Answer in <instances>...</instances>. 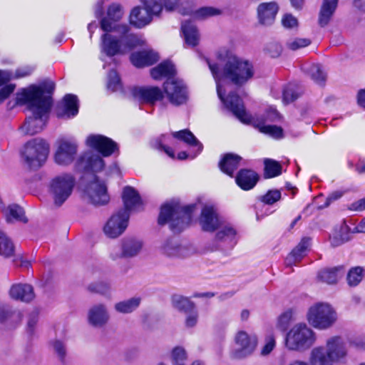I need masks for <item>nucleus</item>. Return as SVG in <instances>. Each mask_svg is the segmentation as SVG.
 I'll return each mask as SVG.
<instances>
[{
    "mask_svg": "<svg viewBox=\"0 0 365 365\" xmlns=\"http://www.w3.org/2000/svg\"><path fill=\"white\" fill-rule=\"evenodd\" d=\"M333 14L334 13L327 11L325 9H320L318 19L319 24L322 27L327 26L331 21Z\"/></svg>",
    "mask_w": 365,
    "mask_h": 365,
    "instance_id": "13d9d810",
    "label": "nucleus"
},
{
    "mask_svg": "<svg viewBox=\"0 0 365 365\" xmlns=\"http://www.w3.org/2000/svg\"><path fill=\"white\" fill-rule=\"evenodd\" d=\"M259 180V175L252 170L242 169L239 171L235 182L237 185L244 190L252 189Z\"/></svg>",
    "mask_w": 365,
    "mask_h": 365,
    "instance_id": "a878e982",
    "label": "nucleus"
},
{
    "mask_svg": "<svg viewBox=\"0 0 365 365\" xmlns=\"http://www.w3.org/2000/svg\"><path fill=\"white\" fill-rule=\"evenodd\" d=\"M324 347L334 363L344 358L347 354L345 342L340 336H332L328 339Z\"/></svg>",
    "mask_w": 365,
    "mask_h": 365,
    "instance_id": "4be33fe9",
    "label": "nucleus"
},
{
    "mask_svg": "<svg viewBox=\"0 0 365 365\" xmlns=\"http://www.w3.org/2000/svg\"><path fill=\"white\" fill-rule=\"evenodd\" d=\"M219 63L207 60L209 68L216 82L217 93L225 107L231 111L236 118L244 123H252L261 133L274 138L282 136V129L276 125H267L268 121H274L279 118L275 108H271L266 115L253 118L245 110L240 97L234 93L226 96V92L232 83L241 87L250 81L255 73L253 63L247 59L238 56L228 49H222L217 53Z\"/></svg>",
    "mask_w": 365,
    "mask_h": 365,
    "instance_id": "f257e3e1",
    "label": "nucleus"
},
{
    "mask_svg": "<svg viewBox=\"0 0 365 365\" xmlns=\"http://www.w3.org/2000/svg\"><path fill=\"white\" fill-rule=\"evenodd\" d=\"M293 319L292 311H287L282 313L276 322V327L280 331H285Z\"/></svg>",
    "mask_w": 365,
    "mask_h": 365,
    "instance_id": "8fccbe9b",
    "label": "nucleus"
},
{
    "mask_svg": "<svg viewBox=\"0 0 365 365\" xmlns=\"http://www.w3.org/2000/svg\"><path fill=\"white\" fill-rule=\"evenodd\" d=\"M133 96L141 103L154 104L163 98V93L158 87H135L132 91Z\"/></svg>",
    "mask_w": 365,
    "mask_h": 365,
    "instance_id": "412c9836",
    "label": "nucleus"
},
{
    "mask_svg": "<svg viewBox=\"0 0 365 365\" xmlns=\"http://www.w3.org/2000/svg\"><path fill=\"white\" fill-rule=\"evenodd\" d=\"M84 195L87 200L95 205H104L110 201L107 186L98 179L88 185Z\"/></svg>",
    "mask_w": 365,
    "mask_h": 365,
    "instance_id": "dca6fc26",
    "label": "nucleus"
},
{
    "mask_svg": "<svg viewBox=\"0 0 365 365\" xmlns=\"http://www.w3.org/2000/svg\"><path fill=\"white\" fill-rule=\"evenodd\" d=\"M140 297H134L115 303L114 309L118 313L129 314L135 311L140 306Z\"/></svg>",
    "mask_w": 365,
    "mask_h": 365,
    "instance_id": "a19ab883",
    "label": "nucleus"
},
{
    "mask_svg": "<svg viewBox=\"0 0 365 365\" xmlns=\"http://www.w3.org/2000/svg\"><path fill=\"white\" fill-rule=\"evenodd\" d=\"M143 242L134 237H128L120 242V247H113L110 251V257L113 260L120 258H131L137 256L141 251Z\"/></svg>",
    "mask_w": 365,
    "mask_h": 365,
    "instance_id": "2eb2a0df",
    "label": "nucleus"
},
{
    "mask_svg": "<svg viewBox=\"0 0 365 365\" xmlns=\"http://www.w3.org/2000/svg\"><path fill=\"white\" fill-rule=\"evenodd\" d=\"M185 314V326L187 328H192L196 326L198 322V312L196 307L192 309L191 310L187 312Z\"/></svg>",
    "mask_w": 365,
    "mask_h": 365,
    "instance_id": "864d4df0",
    "label": "nucleus"
},
{
    "mask_svg": "<svg viewBox=\"0 0 365 365\" xmlns=\"http://www.w3.org/2000/svg\"><path fill=\"white\" fill-rule=\"evenodd\" d=\"M120 88V81L117 72L110 71L108 76L107 88L111 91H116Z\"/></svg>",
    "mask_w": 365,
    "mask_h": 365,
    "instance_id": "603ef678",
    "label": "nucleus"
},
{
    "mask_svg": "<svg viewBox=\"0 0 365 365\" xmlns=\"http://www.w3.org/2000/svg\"><path fill=\"white\" fill-rule=\"evenodd\" d=\"M144 8L135 7L130 14V23L136 28H143L149 24L153 16L160 15L163 6L159 0H140Z\"/></svg>",
    "mask_w": 365,
    "mask_h": 365,
    "instance_id": "9b49d317",
    "label": "nucleus"
},
{
    "mask_svg": "<svg viewBox=\"0 0 365 365\" xmlns=\"http://www.w3.org/2000/svg\"><path fill=\"white\" fill-rule=\"evenodd\" d=\"M132 64L137 68L150 66L159 60L158 53L147 48L140 51L133 52L130 56Z\"/></svg>",
    "mask_w": 365,
    "mask_h": 365,
    "instance_id": "b1692460",
    "label": "nucleus"
},
{
    "mask_svg": "<svg viewBox=\"0 0 365 365\" xmlns=\"http://www.w3.org/2000/svg\"><path fill=\"white\" fill-rule=\"evenodd\" d=\"M311 43V41L306 38H294L289 39L287 43V47L292 51L304 48Z\"/></svg>",
    "mask_w": 365,
    "mask_h": 365,
    "instance_id": "3c124183",
    "label": "nucleus"
},
{
    "mask_svg": "<svg viewBox=\"0 0 365 365\" xmlns=\"http://www.w3.org/2000/svg\"><path fill=\"white\" fill-rule=\"evenodd\" d=\"M87 146L97 150L103 157H108L118 150V145L112 139L98 134H92L87 137Z\"/></svg>",
    "mask_w": 365,
    "mask_h": 365,
    "instance_id": "f3484780",
    "label": "nucleus"
},
{
    "mask_svg": "<svg viewBox=\"0 0 365 365\" xmlns=\"http://www.w3.org/2000/svg\"><path fill=\"white\" fill-rule=\"evenodd\" d=\"M75 178L70 173H63L51 179L48 186V192L53 204L59 207L71 196L74 185Z\"/></svg>",
    "mask_w": 365,
    "mask_h": 365,
    "instance_id": "1a4fd4ad",
    "label": "nucleus"
},
{
    "mask_svg": "<svg viewBox=\"0 0 365 365\" xmlns=\"http://www.w3.org/2000/svg\"><path fill=\"white\" fill-rule=\"evenodd\" d=\"M49 153V144L42 138H33L23 146L21 155L24 164L36 169L43 165Z\"/></svg>",
    "mask_w": 365,
    "mask_h": 365,
    "instance_id": "0eeeda50",
    "label": "nucleus"
},
{
    "mask_svg": "<svg viewBox=\"0 0 365 365\" xmlns=\"http://www.w3.org/2000/svg\"><path fill=\"white\" fill-rule=\"evenodd\" d=\"M32 70L29 68L17 69L15 73L8 70H0V86L9 83L12 79L25 77Z\"/></svg>",
    "mask_w": 365,
    "mask_h": 365,
    "instance_id": "79ce46f5",
    "label": "nucleus"
},
{
    "mask_svg": "<svg viewBox=\"0 0 365 365\" xmlns=\"http://www.w3.org/2000/svg\"><path fill=\"white\" fill-rule=\"evenodd\" d=\"M52 346L54 352L57 354L60 359H63L66 356V351L63 343L61 341L56 340L53 342Z\"/></svg>",
    "mask_w": 365,
    "mask_h": 365,
    "instance_id": "bf43d9fd",
    "label": "nucleus"
},
{
    "mask_svg": "<svg viewBox=\"0 0 365 365\" xmlns=\"http://www.w3.org/2000/svg\"><path fill=\"white\" fill-rule=\"evenodd\" d=\"M354 228L350 227L346 223H343L339 230H336L330 237L331 246L338 247L350 240V235L355 233Z\"/></svg>",
    "mask_w": 365,
    "mask_h": 365,
    "instance_id": "f704fd0d",
    "label": "nucleus"
},
{
    "mask_svg": "<svg viewBox=\"0 0 365 365\" xmlns=\"http://www.w3.org/2000/svg\"><path fill=\"white\" fill-rule=\"evenodd\" d=\"M302 68L316 83L319 85L324 83L327 74L320 65L306 63L303 65Z\"/></svg>",
    "mask_w": 365,
    "mask_h": 365,
    "instance_id": "58836bf2",
    "label": "nucleus"
},
{
    "mask_svg": "<svg viewBox=\"0 0 365 365\" xmlns=\"http://www.w3.org/2000/svg\"><path fill=\"white\" fill-rule=\"evenodd\" d=\"M337 0H323L321 9L334 13L337 6Z\"/></svg>",
    "mask_w": 365,
    "mask_h": 365,
    "instance_id": "680f3d73",
    "label": "nucleus"
},
{
    "mask_svg": "<svg viewBox=\"0 0 365 365\" xmlns=\"http://www.w3.org/2000/svg\"><path fill=\"white\" fill-rule=\"evenodd\" d=\"M117 37L110 32H106L101 36V52L107 56H113L116 54H123L128 51L145 43L144 40L134 34H123Z\"/></svg>",
    "mask_w": 365,
    "mask_h": 365,
    "instance_id": "39448f33",
    "label": "nucleus"
},
{
    "mask_svg": "<svg viewBox=\"0 0 365 365\" xmlns=\"http://www.w3.org/2000/svg\"><path fill=\"white\" fill-rule=\"evenodd\" d=\"M168 138V136L163 135L160 138L159 145L160 147L163 149L165 153L170 158H175V153L174 151L169 147H167L164 145V143L166 142V138Z\"/></svg>",
    "mask_w": 365,
    "mask_h": 365,
    "instance_id": "e2e57ef3",
    "label": "nucleus"
},
{
    "mask_svg": "<svg viewBox=\"0 0 365 365\" xmlns=\"http://www.w3.org/2000/svg\"><path fill=\"white\" fill-rule=\"evenodd\" d=\"M282 24L287 29H294L298 26V20L292 14H286L282 18Z\"/></svg>",
    "mask_w": 365,
    "mask_h": 365,
    "instance_id": "4d7b16f0",
    "label": "nucleus"
},
{
    "mask_svg": "<svg viewBox=\"0 0 365 365\" xmlns=\"http://www.w3.org/2000/svg\"><path fill=\"white\" fill-rule=\"evenodd\" d=\"M128 222L129 213L125 210H120L107 220L103 226V232L109 239H116L125 232Z\"/></svg>",
    "mask_w": 365,
    "mask_h": 365,
    "instance_id": "ddd939ff",
    "label": "nucleus"
},
{
    "mask_svg": "<svg viewBox=\"0 0 365 365\" xmlns=\"http://www.w3.org/2000/svg\"><path fill=\"white\" fill-rule=\"evenodd\" d=\"M16 104L24 106L31 113L21 129L28 135L43 130L48 118L51 98L41 86L31 85L16 93Z\"/></svg>",
    "mask_w": 365,
    "mask_h": 365,
    "instance_id": "f03ea898",
    "label": "nucleus"
},
{
    "mask_svg": "<svg viewBox=\"0 0 365 365\" xmlns=\"http://www.w3.org/2000/svg\"><path fill=\"white\" fill-rule=\"evenodd\" d=\"M109 318L108 309L104 304L93 305L88 311V322L94 327H103L108 322Z\"/></svg>",
    "mask_w": 365,
    "mask_h": 365,
    "instance_id": "393cba45",
    "label": "nucleus"
},
{
    "mask_svg": "<svg viewBox=\"0 0 365 365\" xmlns=\"http://www.w3.org/2000/svg\"><path fill=\"white\" fill-rule=\"evenodd\" d=\"M298 97L292 88H286L282 91V101L284 103L292 102Z\"/></svg>",
    "mask_w": 365,
    "mask_h": 365,
    "instance_id": "052dcab7",
    "label": "nucleus"
},
{
    "mask_svg": "<svg viewBox=\"0 0 365 365\" xmlns=\"http://www.w3.org/2000/svg\"><path fill=\"white\" fill-rule=\"evenodd\" d=\"M357 102L361 107L365 108V89H361L358 92Z\"/></svg>",
    "mask_w": 365,
    "mask_h": 365,
    "instance_id": "774afa93",
    "label": "nucleus"
},
{
    "mask_svg": "<svg viewBox=\"0 0 365 365\" xmlns=\"http://www.w3.org/2000/svg\"><path fill=\"white\" fill-rule=\"evenodd\" d=\"M172 304L173 307L184 313L195 307V304L189 298L178 294L172 297Z\"/></svg>",
    "mask_w": 365,
    "mask_h": 365,
    "instance_id": "37998d69",
    "label": "nucleus"
},
{
    "mask_svg": "<svg viewBox=\"0 0 365 365\" xmlns=\"http://www.w3.org/2000/svg\"><path fill=\"white\" fill-rule=\"evenodd\" d=\"M241 158L232 153L226 154L219 163L220 170L228 175L232 176L239 167Z\"/></svg>",
    "mask_w": 365,
    "mask_h": 365,
    "instance_id": "4c0bfd02",
    "label": "nucleus"
},
{
    "mask_svg": "<svg viewBox=\"0 0 365 365\" xmlns=\"http://www.w3.org/2000/svg\"><path fill=\"white\" fill-rule=\"evenodd\" d=\"M309 245V239H302L298 245L286 257V266L292 267V265H294L297 262H300L302 259L307 255Z\"/></svg>",
    "mask_w": 365,
    "mask_h": 365,
    "instance_id": "c85d7f7f",
    "label": "nucleus"
},
{
    "mask_svg": "<svg viewBox=\"0 0 365 365\" xmlns=\"http://www.w3.org/2000/svg\"><path fill=\"white\" fill-rule=\"evenodd\" d=\"M281 197V193L279 190H269L264 195L262 196L261 200L268 205H272L278 201Z\"/></svg>",
    "mask_w": 365,
    "mask_h": 365,
    "instance_id": "5fc2aeb1",
    "label": "nucleus"
},
{
    "mask_svg": "<svg viewBox=\"0 0 365 365\" xmlns=\"http://www.w3.org/2000/svg\"><path fill=\"white\" fill-rule=\"evenodd\" d=\"M104 165V161L101 156L89 151L79 157L76 168L79 171L97 173L102 170Z\"/></svg>",
    "mask_w": 365,
    "mask_h": 365,
    "instance_id": "a211bd4d",
    "label": "nucleus"
},
{
    "mask_svg": "<svg viewBox=\"0 0 365 365\" xmlns=\"http://www.w3.org/2000/svg\"><path fill=\"white\" fill-rule=\"evenodd\" d=\"M194 205L182 207L177 202H166L161 206L158 224H169L174 232H180L188 226L191 221V212Z\"/></svg>",
    "mask_w": 365,
    "mask_h": 365,
    "instance_id": "20e7f679",
    "label": "nucleus"
},
{
    "mask_svg": "<svg viewBox=\"0 0 365 365\" xmlns=\"http://www.w3.org/2000/svg\"><path fill=\"white\" fill-rule=\"evenodd\" d=\"M267 50L272 58L278 57L282 52L281 46L277 44L270 45Z\"/></svg>",
    "mask_w": 365,
    "mask_h": 365,
    "instance_id": "69168bd1",
    "label": "nucleus"
},
{
    "mask_svg": "<svg viewBox=\"0 0 365 365\" xmlns=\"http://www.w3.org/2000/svg\"><path fill=\"white\" fill-rule=\"evenodd\" d=\"M175 68L170 61H164L150 70V75L155 80L167 78L164 83V91L169 102L174 106H180L187 102L188 96L187 88L183 82L174 78Z\"/></svg>",
    "mask_w": 365,
    "mask_h": 365,
    "instance_id": "7ed1b4c3",
    "label": "nucleus"
},
{
    "mask_svg": "<svg viewBox=\"0 0 365 365\" xmlns=\"http://www.w3.org/2000/svg\"><path fill=\"white\" fill-rule=\"evenodd\" d=\"M1 210L4 212L6 222L9 223H13L17 221L22 222H27L23 208L16 204L10 205L6 208L3 207Z\"/></svg>",
    "mask_w": 365,
    "mask_h": 365,
    "instance_id": "72a5a7b5",
    "label": "nucleus"
},
{
    "mask_svg": "<svg viewBox=\"0 0 365 365\" xmlns=\"http://www.w3.org/2000/svg\"><path fill=\"white\" fill-rule=\"evenodd\" d=\"M125 209L128 213L129 211L135 210L141 205V200L138 192L132 187H124L122 195Z\"/></svg>",
    "mask_w": 365,
    "mask_h": 365,
    "instance_id": "cd10ccee",
    "label": "nucleus"
},
{
    "mask_svg": "<svg viewBox=\"0 0 365 365\" xmlns=\"http://www.w3.org/2000/svg\"><path fill=\"white\" fill-rule=\"evenodd\" d=\"M264 176L267 178H271L279 175L282 173V166L276 160L272 159H264Z\"/></svg>",
    "mask_w": 365,
    "mask_h": 365,
    "instance_id": "a18cd8bd",
    "label": "nucleus"
},
{
    "mask_svg": "<svg viewBox=\"0 0 365 365\" xmlns=\"http://www.w3.org/2000/svg\"><path fill=\"white\" fill-rule=\"evenodd\" d=\"M309 363L310 365H334V364L322 346L315 347L312 350Z\"/></svg>",
    "mask_w": 365,
    "mask_h": 365,
    "instance_id": "c9c22d12",
    "label": "nucleus"
},
{
    "mask_svg": "<svg viewBox=\"0 0 365 365\" xmlns=\"http://www.w3.org/2000/svg\"><path fill=\"white\" fill-rule=\"evenodd\" d=\"M199 223L206 232L217 230L224 222L220 218L216 210L212 206H205L201 212Z\"/></svg>",
    "mask_w": 365,
    "mask_h": 365,
    "instance_id": "6ab92c4d",
    "label": "nucleus"
},
{
    "mask_svg": "<svg viewBox=\"0 0 365 365\" xmlns=\"http://www.w3.org/2000/svg\"><path fill=\"white\" fill-rule=\"evenodd\" d=\"M9 294L12 299L22 302H30L35 297L33 287L26 284L13 285L10 289Z\"/></svg>",
    "mask_w": 365,
    "mask_h": 365,
    "instance_id": "c756f323",
    "label": "nucleus"
},
{
    "mask_svg": "<svg viewBox=\"0 0 365 365\" xmlns=\"http://www.w3.org/2000/svg\"><path fill=\"white\" fill-rule=\"evenodd\" d=\"M187 359V353L183 347L176 346L171 351L170 361L172 364H185Z\"/></svg>",
    "mask_w": 365,
    "mask_h": 365,
    "instance_id": "09e8293b",
    "label": "nucleus"
},
{
    "mask_svg": "<svg viewBox=\"0 0 365 365\" xmlns=\"http://www.w3.org/2000/svg\"><path fill=\"white\" fill-rule=\"evenodd\" d=\"M344 274L343 267L325 268L320 270L317 274L318 279L327 284H336Z\"/></svg>",
    "mask_w": 365,
    "mask_h": 365,
    "instance_id": "7c9ffc66",
    "label": "nucleus"
},
{
    "mask_svg": "<svg viewBox=\"0 0 365 365\" xmlns=\"http://www.w3.org/2000/svg\"><path fill=\"white\" fill-rule=\"evenodd\" d=\"M38 322V316L36 314L31 315L29 318L27 326L30 331H32Z\"/></svg>",
    "mask_w": 365,
    "mask_h": 365,
    "instance_id": "338daca9",
    "label": "nucleus"
},
{
    "mask_svg": "<svg viewBox=\"0 0 365 365\" xmlns=\"http://www.w3.org/2000/svg\"><path fill=\"white\" fill-rule=\"evenodd\" d=\"M218 249L216 242L209 245L204 250H199L194 245H180L173 240H165L160 247L161 253L168 257L185 259L206 252H213Z\"/></svg>",
    "mask_w": 365,
    "mask_h": 365,
    "instance_id": "9d476101",
    "label": "nucleus"
},
{
    "mask_svg": "<svg viewBox=\"0 0 365 365\" xmlns=\"http://www.w3.org/2000/svg\"><path fill=\"white\" fill-rule=\"evenodd\" d=\"M233 341L235 347L230 351V357L233 359H242L250 356L258 344L257 336L244 330L235 333Z\"/></svg>",
    "mask_w": 365,
    "mask_h": 365,
    "instance_id": "f8f14e48",
    "label": "nucleus"
},
{
    "mask_svg": "<svg viewBox=\"0 0 365 365\" xmlns=\"http://www.w3.org/2000/svg\"><path fill=\"white\" fill-rule=\"evenodd\" d=\"M165 9L168 11L178 9L179 0H163Z\"/></svg>",
    "mask_w": 365,
    "mask_h": 365,
    "instance_id": "0e129e2a",
    "label": "nucleus"
},
{
    "mask_svg": "<svg viewBox=\"0 0 365 365\" xmlns=\"http://www.w3.org/2000/svg\"><path fill=\"white\" fill-rule=\"evenodd\" d=\"M307 320L314 328L325 330L337 321V313L328 303L318 302L312 305L307 312Z\"/></svg>",
    "mask_w": 365,
    "mask_h": 365,
    "instance_id": "6e6552de",
    "label": "nucleus"
},
{
    "mask_svg": "<svg viewBox=\"0 0 365 365\" xmlns=\"http://www.w3.org/2000/svg\"><path fill=\"white\" fill-rule=\"evenodd\" d=\"M0 88V104L7 99L10 95L14 91L16 85L13 83H5Z\"/></svg>",
    "mask_w": 365,
    "mask_h": 365,
    "instance_id": "6e6d98bb",
    "label": "nucleus"
},
{
    "mask_svg": "<svg viewBox=\"0 0 365 365\" xmlns=\"http://www.w3.org/2000/svg\"><path fill=\"white\" fill-rule=\"evenodd\" d=\"M14 247L10 239L0 231V255L9 257L13 255Z\"/></svg>",
    "mask_w": 365,
    "mask_h": 365,
    "instance_id": "49530a36",
    "label": "nucleus"
},
{
    "mask_svg": "<svg viewBox=\"0 0 365 365\" xmlns=\"http://www.w3.org/2000/svg\"><path fill=\"white\" fill-rule=\"evenodd\" d=\"M173 137L182 140L188 145L196 149V153L191 155V158H194L202 150V145L197 140L195 135L188 130H182L173 133Z\"/></svg>",
    "mask_w": 365,
    "mask_h": 365,
    "instance_id": "2f4dec72",
    "label": "nucleus"
},
{
    "mask_svg": "<svg viewBox=\"0 0 365 365\" xmlns=\"http://www.w3.org/2000/svg\"><path fill=\"white\" fill-rule=\"evenodd\" d=\"M78 112V98L76 96L72 94L66 95L56 108V115L58 118H61L74 117L77 115Z\"/></svg>",
    "mask_w": 365,
    "mask_h": 365,
    "instance_id": "5701e85b",
    "label": "nucleus"
},
{
    "mask_svg": "<svg viewBox=\"0 0 365 365\" xmlns=\"http://www.w3.org/2000/svg\"><path fill=\"white\" fill-rule=\"evenodd\" d=\"M236 230L229 224L224 222L218 229L215 235L216 242H225L232 247L235 245Z\"/></svg>",
    "mask_w": 365,
    "mask_h": 365,
    "instance_id": "473e14b6",
    "label": "nucleus"
},
{
    "mask_svg": "<svg viewBox=\"0 0 365 365\" xmlns=\"http://www.w3.org/2000/svg\"><path fill=\"white\" fill-rule=\"evenodd\" d=\"M178 11L183 15H193V16L196 19H206L212 16H219L222 14V11L220 9L212 6L202 7L196 11H193L192 9L185 11L183 8H179Z\"/></svg>",
    "mask_w": 365,
    "mask_h": 365,
    "instance_id": "e433bc0d",
    "label": "nucleus"
},
{
    "mask_svg": "<svg viewBox=\"0 0 365 365\" xmlns=\"http://www.w3.org/2000/svg\"><path fill=\"white\" fill-rule=\"evenodd\" d=\"M364 277V269L361 267L351 268L347 274V282L351 287H355L359 284Z\"/></svg>",
    "mask_w": 365,
    "mask_h": 365,
    "instance_id": "de8ad7c7",
    "label": "nucleus"
},
{
    "mask_svg": "<svg viewBox=\"0 0 365 365\" xmlns=\"http://www.w3.org/2000/svg\"><path fill=\"white\" fill-rule=\"evenodd\" d=\"M277 344L276 336L272 331L267 333L264 338L263 344L260 349V355L262 356H269L275 349Z\"/></svg>",
    "mask_w": 365,
    "mask_h": 365,
    "instance_id": "c03bdc74",
    "label": "nucleus"
},
{
    "mask_svg": "<svg viewBox=\"0 0 365 365\" xmlns=\"http://www.w3.org/2000/svg\"><path fill=\"white\" fill-rule=\"evenodd\" d=\"M123 11L120 4L113 3L109 6L107 15L101 21V29L105 32L118 31L125 34L128 31L126 25H120L118 21L122 18Z\"/></svg>",
    "mask_w": 365,
    "mask_h": 365,
    "instance_id": "4468645a",
    "label": "nucleus"
},
{
    "mask_svg": "<svg viewBox=\"0 0 365 365\" xmlns=\"http://www.w3.org/2000/svg\"><path fill=\"white\" fill-rule=\"evenodd\" d=\"M316 341L314 331L305 323L293 325L286 333L284 346L290 351H304L310 348Z\"/></svg>",
    "mask_w": 365,
    "mask_h": 365,
    "instance_id": "423d86ee",
    "label": "nucleus"
},
{
    "mask_svg": "<svg viewBox=\"0 0 365 365\" xmlns=\"http://www.w3.org/2000/svg\"><path fill=\"white\" fill-rule=\"evenodd\" d=\"M77 153V145L76 143L61 140L56 151L54 159L55 162L61 165H67L71 164Z\"/></svg>",
    "mask_w": 365,
    "mask_h": 365,
    "instance_id": "aec40b11",
    "label": "nucleus"
},
{
    "mask_svg": "<svg viewBox=\"0 0 365 365\" xmlns=\"http://www.w3.org/2000/svg\"><path fill=\"white\" fill-rule=\"evenodd\" d=\"M181 29L185 44L191 47L197 46L200 36L196 27L192 24L186 22L182 24Z\"/></svg>",
    "mask_w": 365,
    "mask_h": 365,
    "instance_id": "ea45409f",
    "label": "nucleus"
},
{
    "mask_svg": "<svg viewBox=\"0 0 365 365\" xmlns=\"http://www.w3.org/2000/svg\"><path fill=\"white\" fill-rule=\"evenodd\" d=\"M278 6L275 2L262 3L258 6L257 14L262 24H272L278 11Z\"/></svg>",
    "mask_w": 365,
    "mask_h": 365,
    "instance_id": "bb28decb",
    "label": "nucleus"
}]
</instances>
